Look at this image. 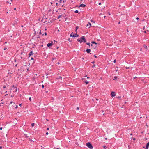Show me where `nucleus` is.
Listing matches in <instances>:
<instances>
[{
  "label": "nucleus",
  "mask_w": 149,
  "mask_h": 149,
  "mask_svg": "<svg viewBox=\"0 0 149 149\" xmlns=\"http://www.w3.org/2000/svg\"><path fill=\"white\" fill-rule=\"evenodd\" d=\"M95 66V64H94L93 65V66H92V68H94Z\"/></svg>",
  "instance_id": "c85d7f7f"
},
{
  "label": "nucleus",
  "mask_w": 149,
  "mask_h": 149,
  "mask_svg": "<svg viewBox=\"0 0 149 149\" xmlns=\"http://www.w3.org/2000/svg\"><path fill=\"white\" fill-rule=\"evenodd\" d=\"M31 60H35L34 58H33V57H31Z\"/></svg>",
  "instance_id": "7c9ffc66"
},
{
  "label": "nucleus",
  "mask_w": 149,
  "mask_h": 149,
  "mask_svg": "<svg viewBox=\"0 0 149 149\" xmlns=\"http://www.w3.org/2000/svg\"><path fill=\"white\" fill-rule=\"evenodd\" d=\"M53 97H51V100H53Z\"/></svg>",
  "instance_id": "3c124183"
},
{
  "label": "nucleus",
  "mask_w": 149,
  "mask_h": 149,
  "mask_svg": "<svg viewBox=\"0 0 149 149\" xmlns=\"http://www.w3.org/2000/svg\"><path fill=\"white\" fill-rule=\"evenodd\" d=\"M130 68L129 67H125V68L126 69H129Z\"/></svg>",
  "instance_id": "473e14b6"
},
{
  "label": "nucleus",
  "mask_w": 149,
  "mask_h": 149,
  "mask_svg": "<svg viewBox=\"0 0 149 149\" xmlns=\"http://www.w3.org/2000/svg\"><path fill=\"white\" fill-rule=\"evenodd\" d=\"M39 31H40V32H39V34H41L42 33L41 32V30H40Z\"/></svg>",
  "instance_id": "f704fd0d"
},
{
  "label": "nucleus",
  "mask_w": 149,
  "mask_h": 149,
  "mask_svg": "<svg viewBox=\"0 0 149 149\" xmlns=\"http://www.w3.org/2000/svg\"><path fill=\"white\" fill-rule=\"evenodd\" d=\"M56 79H60L62 80V77L61 76H59L56 78Z\"/></svg>",
  "instance_id": "2eb2a0df"
},
{
  "label": "nucleus",
  "mask_w": 149,
  "mask_h": 149,
  "mask_svg": "<svg viewBox=\"0 0 149 149\" xmlns=\"http://www.w3.org/2000/svg\"><path fill=\"white\" fill-rule=\"evenodd\" d=\"M24 136H25V137H26V138H28L29 136H27V135L26 134H24Z\"/></svg>",
  "instance_id": "aec40b11"
},
{
  "label": "nucleus",
  "mask_w": 149,
  "mask_h": 149,
  "mask_svg": "<svg viewBox=\"0 0 149 149\" xmlns=\"http://www.w3.org/2000/svg\"><path fill=\"white\" fill-rule=\"evenodd\" d=\"M91 22H93V23H95V21H93V20H91Z\"/></svg>",
  "instance_id": "72a5a7b5"
},
{
  "label": "nucleus",
  "mask_w": 149,
  "mask_h": 149,
  "mask_svg": "<svg viewBox=\"0 0 149 149\" xmlns=\"http://www.w3.org/2000/svg\"><path fill=\"white\" fill-rule=\"evenodd\" d=\"M59 31H60V30H59L58 29L57 30V32H59Z\"/></svg>",
  "instance_id": "774afa93"
},
{
  "label": "nucleus",
  "mask_w": 149,
  "mask_h": 149,
  "mask_svg": "<svg viewBox=\"0 0 149 149\" xmlns=\"http://www.w3.org/2000/svg\"><path fill=\"white\" fill-rule=\"evenodd\" d=\"M86 6V5L85 4H81L79 5V7H82L83 8L85 7Z\"/></svg>",
  "instance_id": "ddd939ff"
},
{
  "label": "nucleus",
  "mask_w": 149,
  "mask_h": 149,
  "mask_svg": "<svg viewBox=\"0 0 149 149\" xmlns=\"http://www.w3.org/2000/svg\"><path fill=\"white\" fill-rule=\"evenodd\" d=\"M66 0H63V3H64L65 2V1H66Z\"/></svg>",
  "instance_id": "864d4df0"
},
{
  "label": "nucleus",
  "mask_w": 149,
  "mask_h": 149,
  "mask_svg": "<svg viewBox=\"0 0 149 149\" xmlns=\"http://www.w3.org/2000/svg\"><path fill=\"white\" fill-rule=\"evenodd\" d=\"M15 108L16 109V108H17V107H18V106H17V105H15Z\"/></svg>",
  "instance_id": "c9c22d12"
},
{
  "label": "nucleus",
  "mask_w": 149,
  "mask_h": 149,
  "mask_svg": "<svg viewBox=\"0 0 149 149\" xmlns=\"http://www.w3.org/2000/svg\"><path fill=\"white\" fill-rule=\"evenodd\" d=\"M86 146L90 149H92L93 148V146L92 144L89 142L86 143Z\"/></svg>",
  "instance_id": "20e7f679"
},
{
  "label": "nucleus",
  "mask_w": 149,
  "mask_h": 149,
  "mask_svg": "<svg viewBox=\"0 0 149 149\" xmlns=\"http://www.w3.org/2000/svg\"><path fill=\"white\" fill-rule=\"evenodd\" d=\"M48 134H49V133H48V132H46V135H48Z\"/></svg>",
  "instance_id": "49530a36"
},
{
  "label": "nucleus",
  "mask_w": 149,
  "mask_h": 149,
  "mask_svg": "<svg viewBox=\"0 0 149 149\" xmlns=\"http://www.w3.org/2000/svg\"><path fill=\"white\" fill-rule=\"evenodd\" d=\"M98 4L99 5H101V2H100L99 3H98Z\"/></svg>",
  "instance_id": "8fccbe9b"
},
{
  "label": "nucleus",
  "mask_w": 149,
  "mask_h": 149,
  "mask_svg": "<svg viewBox=\"0 0 149 149\" xmlns=\"http://www.w3.org/2000/svg\"><path fill=\"white\" fill-rule=\"evenodd\" d=\"M2 146H0V149H2Z\"/></svg>",
  "instance_id": "e2e57ef3"
},
{
  "label": "nucleus",
  "mask_w": 149,
  "mask_h": 149,
  "mask_svg": "<svg viewBox=\"0 0 149 149\" xmlns=\"http://www.w3.org/2000/svg\"><path fill=\"white\" fill-rule=\"evenodd\" d=\"M46 120L47 121H49V120L48 119H46Z\"/></svg>",
  "instance_id": "680f3d73"
},
{
  "label": "nucleus",
  "mask_w": 149,
  "mask_h": 149,
  "mask_svg": "<svg viewBox=\"0 0 149 149\" xmlns=\"http://www.w3.org/2000/svg\"><path fill=\"white\" fill-rule=\"evenodd\" d=\"M103 147L104 148V149H106L107 147L105 146H103Z\"/></svg>",
  "instance_id": "a878e982"
},
{
  "label": "nucleus",
  "mask_w": 149,
  "mask_h": 149,
  "mask_svg": "<svg viewBox=\"0 0 149 149\" xmlns=\"http://www.w3.org/2000/svg\"><path fill=\"white\" fill-rule=\"evenodd\" d=\"M139 19V17H136V19L137 20H138Z\"/></svg>",
  "instance_id": "052dcab7"
},
{
  "label": "nucleus",
  "mask_w": 149,
  "mask_h": 149,
  "mask_svg": "<svg viewBox=\"0 0 149 149\" xmlns=\"http://www.w3.org/2000/svg\"><path fill=\"white\" fill-rule=\"evenodd\" d=\"M11 65H12L13 66H15V67H16L17 66V63H16V59H14V61H11Z\"/></svg>",
  "instance_id": "39448f33"
},
{
  "label": "nucleus",
  "mask_w": 149,
  "mask_h": 149,
  "mask_svg": "<svg viewBox=\"0 0 149 149\" xmlns=\"http://www.w3.org/2000/svg\"><path fill=\"white\" fill-rule=\"evenodd\" d=\"M34 125H35L34 123H32L31 124V126H32V127H33V126H34Z\"/></svg>",
  "instance_id": "cd10ccee"
},
{
  "label": "nucleus",
  "mask_w": 149,
  "mask_h": 149,
  "mask_svg": "<svg viewBox=\"0 0 149 149\" xmlns=\"http://www.w3.org/2000/svg\"><path fill=\"white\" fill-rule=\"evenodd\" d=\"M62 15H59L57 17V19H59L62 16Z\"/></svg>",
  "instance_id": "412c9836"
},
{
  "label": "nucleus",
  "mask_w": 149,
  "mask_h": 149,
  "mask_svg": "<svg viewBox=\"0 0 149 149\" xmlns=\"http://www.w3.org/2000/svg\"><path fill=\"white\" fill-rule=\"evenodd\" d=\"M68 40L70 42V43H71V42H72V40H70V38H69L68 39Z\"/></svg>",
  "instance_id": "2f4dec72"
},
{
  "label": "nucleus",
  "mask_w": 149,
  "mask_h": 149,
  "mask_svg": "<svg viewBox=\"0 0 149 149\" xmlns=\"http://www.w3.org/2000/svg\"><path fill=\"white\" fill-rule=\"evenodd\" d=\"M120 21H119V22H118V24H120Z\"/></svg>",
  "instance_id": "69168bd1"
},
{
  "label": "nucleus",
  "mask_w": 149,
  "mask_h": 149,
  "mask_svg": "<svg viewBox=\"0 0 149 149\" xmlns=\"http://www.w3.org/2000/svg\"><path fill=\"white\" fill-rule=\"evenodd\" d=\"M53 45V43L52 42L50 43H49L47 44V46L48 47H51Z\"/></svg>",
  "instance_id": "9b49d317"
},
{
  "label": "nucleus",
  "mask_w": 149,
  "mask_h": 149,
  "mask_svg": "<svg viewBox=\"0 0 149 149\" xmlns=\"http://www.w3.org/2000/svg\"><path fill=\"white\" fill-rule=\"evenodd\" d=\"M95 63V61L94 60L92 62H91V63H92V64H94V63Z\"/></svg>",
  "instance_id": "c756f323"
},
{
  "label": "nucleus",
  "mask_w": 149,
  "mask_h": 149,
  "mask_svg": "<svg viewBox=\"0 0 149 149\" xmlns=\"http://www.w3.org/2000/svg\"><path fill=\"white\" fill-rule=\"evenodd\" d=\"M77 41L81 43L83 42L85 43L86 45L90 47V42H86V39L85 38V37L82 36L80 38V39L78 38L77 39Z\"/></svg>",
  "instance_id": "f257e3e1"
},
{
  "label": "nucleus",
  "mask_w": 149,
  "mask_h": 149,
  "mask_svg": "<svg viewBox=\"0 0 149 149\" xmlns=\"http://www.w3.org/2000/svg\"><path fill=\"white\" fill-rule=\"evenodd\" d=\"M6 49H7V48H6V47H4V50H6Z\"/></svg>",
  "instance_id": "c03bdc74"
},
{
  "label": "nucleus",
  "mask_w": 149,
  "mask_h": 149,
  "mask_svg": "<svg viewBox=\"0 0 149 149\" xmlns=\"http://www.w3.org/2000/svg\"><path fill=\"white\" fill-rule=\"evenodd\" d=\"M54 44H55V43H57V41H55V40H54Z\"/></svg>",
  "instance_id": "79ce46f5"
},
{
  "label": "nucleus",
  "mask_w": 149,
  "mask_h": 149,
  "mask_svg": "<svg viewBox=\"0 0 149 149\" xmlns=\"http://www.w3.org/2000/svg\"><path fill=\"white\" fill-rule=\"evenodd\" d=\"M29 140L31 141L32 142L33 141V140L32 139H31L30 138H29Z\"/></svg>",
  "instance_id": "a18cd8bd"
},
{
  "label": "nucleus",
  "mask_w": 149,
  "mask_h": 149,
  "mask_svg": "<svg viewBox=\"0 0 149 149\" xmlns=\"http://www.w3.org/2000/svg\"><path fill=\"white\" fill-rule=\"evenodd\" d=\"M77 110H79V107H77Z\"/></svg>",
  "instance_id": "5fc2aeb1"
},
{
  "label": "nucleus",
  "mask_w": 149,
  "mask_h": 149,
  "mask_svg": "<svg viewBox=\"0 0 149 149\" xmlns=\"http://www.w3.org/2000/svg\"><path fill=\"white\" fill-rule=\"evenodd\" d=\"M33 51H30L29 54V57H30L31 56L33 55Z\"/></svg>",
  "instance_id": "9d476101"
},
{
  "label": "nucleus",
  "mask_w": 149,
  "mask_h": 149,
  "mask_svg": "<svg viewBox=\"0 0 149 149\" xmlns=\"http://www.w3.org/2000/svg\"><path fill=\"white\" fill-rule=\"evenodd\" d=\"M116 97L119 100H121L122 99V98H121V96Z\"/></svg>",
  "instance_id": "6ab92c4d"
},
{
  "label": "nucleus",
  "mask_w": 149,
  "mask_h": 149,
  "mask_svg": "<svg viewBox=\"0 0 149 149\" xmlns=\"http://www.w3.org/2000/svg\"><path fill=\"white\" fill-rule=\"evenodd\" d=\"M116 93L114 91H112L111 93L110 96L112 97H115L116 95Z\"/></svg>",
  "instance_id": "0eeeda50"
},
{
  "label": "nucleus",
  "mask_w": 149,
  "mask_h": 149,
  "mask_svg": "<svg viewBox=\"0 0 149 149\" xmlns=\"http://www.w3.org/2000/svg\"><path fill=\"white\" fill-rule=\"evenodd\" d=\"M89 25L90 26H91V24L89 22H88V24H87V25H86V26L87 27H88V25ZM90 27H89V28H90Z\"/></svg>",
  "instance_id": "dca6fc26"
},
{
  "label": "nucleus",
  "mask_w": 149,
  "mask_h": 149,
  "mask_svg": "<svg viewBox=\"0 0 149 149\" xmlns=\"http://www.w3.org/2000/svg\"><path fill=\"white\" fill-rule=\"evenodd\" d=\"M42 36H43L44 35L46 36L47 35V33L46 32H45L44 34H42Z\"/></svg>",
  "instance_id": "b1692460"
},
{
  "label": "nucleus",
  "mask_w": 149,
  "mask_h": 149,
  "mask_svg": "<svg viewBox=\"0 0 149 149\" xmlns=\"http://www.w3.org/2000/svg\"><path fill=\"white\" fill-rule=\"evenodd\" d=\"M137 77H134L133 78V79H135V78H137Z\"/></svg>",
  "instance_id": "09e8293b"
},
{
  "label": "nucleus",
  "mask_w": 149,
  "mask_h": 149,
  "mask_svg": "<svg viewBox=\"0 0 149 149\" xmlns=\"http://www.w3.org/2000/svg\"><path fill=\"white\" fill-rule=\"evenodd\" d=\"M89 82L88 81H85V83L86 85L88 84L89 83Z\"/></svg>",
  "instance_id": "4be33fe9"
},
{
  "label": "nucleus",
  "mask_w": 149,
  "mask_h": 149,
  "mask_svg": "<svg viewBox=\"0 0 149 149\" xmlns=\"http://www.w3.org/2000/svg\"><path fill=\"white\" fill-rule=\"evenodd\" d=\"M90 46H91V49H92L93 48L94 49H96L97 47V45H95V46L93 45L92 43L91 44H90Z\"/></svg>",
  "instance_id": "6e6552de"
},
{
  "label": "nucleus",
  "mask_w": 149,
  "mask_h": 149,
  "mask_svg": "<svg viewBox=\"0 0 149 149\" xmlns=\"http://www.w3.org/2000/svg\"><path fill=\"white\" fill-rule=\"evenodd\" d=\"M79 28V26H76V27H75V32H77V30Z\"/></svg>",
  "instance_id": "4468645a"
},
{
  "label": "nucleus",
  "mask_w": 149,
  "mask_h": 149,
  "mask_svg": "<svg viewBox=\"0 0 149 149\" xmlns=\"http://www.w3.org/2000/svg\"><path fill=\"white\" fill-rule=\"evenodd\" d=\"M143 30H145V26H144V27H143Z\"/></svg>",
  "instance_id": "de8ad7c7"
},
{
  "label": "nucleus",
  "mask_w": 149,
  "mask_h": 149,
  "mask_svg": "<svg viewBox=\"0 0 149 149\" xmlns=\"http://www.w3.org/2000/svg\"><path fill=\"white\" fill-rule=\"evenodd\" d=\"M21 73L23 72L26 71L27 72L29 71V69L27 68L26 65L22 66H21L19 69L18 70Z\"/></svg>",
  "instance_id": "f03ea898"
},
{
  "label": "nucleus",
  "mask_w": 149,
  "mask_h": 149,
  "mask_svg": "<svg viewBox=\"0 0 149 149\" xmlns=\"http://www.w3.org/2000/svg\"><path fill=\"white\" fill-rule=\"evenodd\" d=\"M113 62H114V63H116V59H114V61H113Z\"/></svg>",
  "instance_id": "ea45409f"
},
{
  "label": "nucleus",
  "mask_w": 149,
  "mask_h": 149,
  "mask_svg": "<svg viewBox=\"0 0 149 149\" xmlns=\"http://www.w3.org/2000/svg\"><path fill=\"white\" fill-rule=\"evenodd\" d=\"M11 88H17L16 86H15L14 85H13L12 86H11Z\"/></svg>",
  "instance_id": "393cba45"
},
{
  "label": "nucleus",
  "mask_w": 149,
  "mask_h": 149,
  "mask_svg": "<svg viewBox=\"0 0 149 149\" xmlns=\"http://www.w3.org/2000/svg\"><path fill=\"white\" fill-rule=\"evenodd\" d=\"M49 129V127H47V130H48Z\"/></svg>",
  "instance_id": "0e129e2a"
},
{
  "label": "nucleus",
  "mask_w": 149,
  "mask_h": 149,
  "mask_svg": "<svg viewBox=\"0 0 149 149\" xmlns=\"http://www.w3.org/2000/svg\"><path fill=\"white\" fill-rule=\"evenodd\" d=\"M86 52L88 54H91V53H90V52H91V50L90 49H89L88 48L86 50Z\"/></svg>",
  "instance_id": "f8f14e48"
},
{
  "label": "nucleus",
  "mask_w": 149,
  "mask_h": 149,
  "mask_svg": "<svg viewBox=\"0 0 149 149\" xmlns=\"http://www.w3.org/2000/svg\"><path fill=\"white\" fill-rule=\"evenodd\" d=\"M91 43L92 44H97V43H96V42H95V41H92L91 42Z\"/></svg>",
  "instance_id": "f3484780"
},
{
  "label": "nucleus",
  "mask_w": 149,
  "mask_h": 149,
  "mask_svg": "<svg viewBox=\"0 0 149 149\" xmlns=\"http://www.w3.org/2000/svg\"><path fill=\"white\" fill-rule=\"evenodd\" d=\"M149 146V142L147 143L145 147L144 146L143 147V148H145V149H148Z\"/></svg>",
  "instance_id": "1a4fd4ad"
},
{
  "label": "nucleus",
  "mask_w": 149,
  "mask_h": 149,
  "mask_svg": "<svg viewBox=\"0 0 149 149\" xmlns=\"http://www.w3.org/2000/svg\"><path fill=\"white\" fill-rule=\"evenodd\" d=\"M45 87V86L44 85L42 84V88H44Z\"/></svg>",
  "instance_id": "58836bf2"
},
{
  "label": "nucleus",
  "mask_w": 149,
  "mask_h": 149,
  "mask_svg": "<svg viewBox=\"0 0 149 149\" xmlns=\"http://www.w3.org/2000/svg\"><path fill=\"white\" fill-rule=\"evenodd\" d=\"M2 127H1L0 128V130H2Z\"/></svg>",
  "instance_id": "338daca9"
},
{
  "label": "nucleus",
  "mask_w": 149,
  "mask_h": 149,
  "mask_svg": "<svg viewBox=\"0 0 149 149\" xmlns=\"http://www.w3.org/2000/svg\"><path fill=\"white\" fill-rule=\"evenodd\" d=\"M3 88H6V86H3Z\"/></svg>",
  "instance_id": "bf43d9fd"
},
{
  "label": "nucleus",
  "mask_w": 149,
  "mask_h": 149,
  "mask_svg": "<svg viewBox=\"0 0 149 149\" xmlns=\"http://www.w3.org/2000/svg\"><path fill=\"white\" fill-rule=\"evenodd\" d=\"M126 31H127V32H129L128 29H127L126 30Z\"/></svg>",
  "instance_id": "4d7b16f0"
},
{
  "label": "nucleus",
  "mask_w": 149,
  "mask_h": 149,
  "mask_svg": "<svg viewBox=\"0 0 149 149\" xmlns=\"http://www.w3.org/2000/svg\"><path fill=\"white\" fill-rule=\"evenodd\" d=\"M45 93H48V91H45Z\"/></svg>",
  "instance_id": "13d9d810"
},
{
  "label": "nucleus",
  "mask_w": 149,
  "mask_h": 149,
  "mask_svg": "<svg viewBox=\"0 0 149 149\" xmlns=\"http://www.w3.org/2000/svg\"><path fill=\"white\" fill-rule=\"evenodd\" d=\"M17 91V88H10V93L13 92H16Z\"/></svg>",
  "instance_id": "423d86ee"
},
{
  "label": "nucleus",
  "mask_w": 149,
  "mask_h": 149,
  "mask_svg": "<svg viewBox=\"0 0 149 149\" xmlns=\"http://www.w3.org/2000/svg\"><path fill=\"white\" fill-rule=\"evenodd\" d=\"M29 100H30V101H31V97H29Z\"/></svg>",
  "instance_id": "37998d69"
},
{
  "label": "nucleus",
  "mask_w": 149,
  "mask_h": 149,
  "mask_svg": "<svg viewBox=\"0 0 149 149\" xmlns=\"http://www.w3.org/2000/svg\"><path fill=\"white\" fill-rule=\"evenodd\" d=\"M19 106L21 107V105H22V104L21 103V104H19Z\"/></svg>",
  "instance_id": "6e6d98bb"
},
{
  "label": "nucleus",
  "mask_w": 149,
  "mask_h": 149,
  "mask_svg": "<svg viewBox=\"0 0 149 149\" xmlns=\"http://www.w3.org/2000/svg\"><path fill=\"white\" fill-rule=\"evenodd\" d=\"M118 78V77L116 76H115L114 77V78L113 79V80H116Z\"/></svg>",
  "instance_id": "a211bd4d"
},
{
  "label": "nucleus",
  "mask_w": 149,
  "mask_h": 149,
  "mask_svg": "<svg viewBox=\"0 0 149 149\" xmlns=\"http://www.w3.org/2000/svg\"><path fill=\"white\" fill-rule=\"evenodd\" d=\"M144 32L145 33H146V31H144Z\"/></svg>",
  "instance_id": "603ef678"
},
{
  "label": "nucleus",
  "mask_w": 149,
  "mask_h": 149,
  "mask_svg": "<svg viewBox=\"0 0 149 149\" xmlns=\"http://www.w3.org/2000/svg\"><path fill=\"white\" fill-rule=\"evenodd\" d=\"M144 48L147 50V46H146V45H145L144 46Z\"/></svg>",
  "instance_id": "bb28decb"
},
{
  "label": "nucleus",
  "mask_w": 149,
  "mask_h": 149,
  "mask_svg": "<svg viewBox=\"0 0 149 149\" xmlns=\"http://www.w3.org/2000/svg\"><path fill=\"white\" fill-rule=\"evenodd\" d=\"M94 57L95 58H97V57L95 55H94Z\"/></svg>",
  "instance_id": "e433bc0d"
},
{
  "label": "nucleus",
  "mask_w": 149,
  "mask_h": 149,
  "mask_svg": "<svg viewBox=\"0 0 149 149\" xmlns=\"http://www.w3.org/2000/svg\"><path fill=\"white\" fill-rule=\"evenodd\" d=\"M74 12L77 13H78L79 14H80V13L79 12V11L78 10H76L75 11H74Z\"/></svg>",
  "instance_id": "5701e85b"
},
{
  "label": "nucleus",
  "mask_w": 149,
  "mask_h": 149,
  "mask_svg": "<svg viewBox=\"0 0 149 149\" xmlns=\"http://www.w3.org/2000/svg\"><path fill=\"white\" fill-rule=\"evenodd\" d=\"M51 9H49L48 11L49 12H50L51 11Z\"/></svg>",
  "instance_id": "a19ab883"
},
{
  "label": "nucleus",
  "mask_w": 149,
  "mask_h": 149,
  "mask_svg": "<svg viewBox=\"0 0 149 149\" xmlns=\"http://www.w3.org/2000/svg\"><path fill=\"white\" fill-rule=\"evenodd\" d=\"M72 33H71L70 34V37H72L73 38H74L76 37H78L79 36V35L77 34V33L76 32V33L75 34H72Z\"/></svg>",
  "instance_id": "7ed1b4c3"
},
{
  "label": "nucleus",
  "mask_w": 149,
  "mask_h": 149,
  "mask_svg": "<svg viewBox=\"0 0 149 149\" xmlns=\"http://www.w3.org/2000/svg\"><path fill=\"white\" fill-rule=\"evenodd\" d=\"M132 139H133V140H136V138H132Z\"/></svg>",
  "instance_id": "4c0bfd02"
}]
</instances>
